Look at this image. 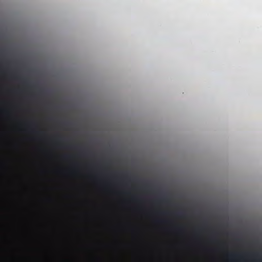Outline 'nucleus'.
<instances>
[{"instance_id": "f257e3e1", "label": "nucleus", "mask_w": 262, "mask_h": 262, "mask_svg": "<svg viewBox=\"0 0 262 262\" xmlns=\"http://www.w3.org/2000/svg\"><path fill=\"white\" fill-rule=\"evenodd\" d=\"M239 256L240 255L237 254H230L228 255L229 259L232 261H235L236 258L239 257Z\"/></svg>"}, {"instance_id": "f03ea898", "label": "nucleus", "mask_w": 262, "mask_h": 262, "mask_svg": "<svg viewBox=\"0 0 262 262\" xmlns=\"http://www.w3.org/2000/svg\"><path fill=\"white\" fill-rule=\"evenodd\" d=\"M253 256H254V257H259L260 256V255L259 254L257 253V254H253Z\"/></svg>"}, {"instance_id": "7ed1b4c3", "label": "nucleus", "mask_w": 262, "mask_h": 262, "mask_svg": "<svg viewBox=\"0 0 262 262\" xmlns=\"http://www.w3.org/2000/svg\"><path fill=\"white\" fill-rule=\"evenodd\" d=\"M178 215L179 216H183V213H178Z\"/></svg>"}]
</instances>
